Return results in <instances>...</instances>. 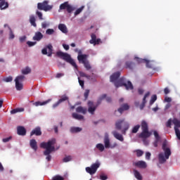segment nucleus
<instances>
[{
	"mask_svg": "<svg viewBox=\"0 0 180 180\" xmlns=\"http://www.w3.org/2000/svg\"><path fill=\"white\" fill-rule=\"evenodd\" d=\"M25 40H26V36H22V37H20V43H23V41H25Z\"/></svg>",
	"mask_w": 180,
	"mask_h": 180,
	"instance_id": "obj_63",
	"label": "nucleus"
},
{
	"mask_svg": "<svg viewBox=\"0 0 180 180\" xmlns=\"http://www.w3.org/2000/svg\"><path fill=\"white\" fill-rule=\"evenodd\" d=\"M151 136V133L147 130H143L142 132L139 134L140 139H148Z\"/></svg>",
	"mask_w": 180,
	"mask_h": 180,
	"instance_id": "obj_18",
	"label": "nucleus"
},
{
	"mask_svg": "<svg viewBox=\"0 0 180 180\" xmlns=\"http://www.w3.org/2000/svg\"><path fill=\"white\" fill-rule=\"evenodd\" d=\"M96 148H98V150L101 153L105 150V146L102 143H98L96 146Z\"/></svg>",
	"mask_w": 180,
	"mask_h": 180,
	"instance_id": "obj_41",
	"label": "nucleus"
},
{
	"mask_svg": "<svg viewBox=\"0 0 180 180\" xmlns=\"http://www.w3.org/2000/svg\"><path fill=\"white\" fill-rule=\"evenodd\" d=\"M100 179H101V180H106V179H108V176L101 175L100 176Z\"/></svg>",
	"mask_w": 180,
	"mask_h": 180,
	"instance_id": "obj_64",
	"label": "nucleus"
},
{
	"mask_svg": "<svg viewBox=\"0 0 180 180\" xmlns=\"http://www.w3.org/2000/svg\"><path fill=\"white\" fill-rule=\"evenodd\" d=\"M79 131H82V128L80 127H72L70 128L71 133H79Z\"/></svg>",
	"mask_w": 180,
	"mask_h": 180,
	"instance_id": "obj_37",
	"label": "nucleus"
},
{
	"mask_svg": "<svg viewBox=\"0 0 180 180\" xmlns=\"http://www.w3.org/2000/svg\"><path fill=\"white\" fill-rule=\"evenodd\" d=\"M50 27V23L47 21H44L41 22V28L42 29H47V27Z\"/></svg>",
	"mask_w": 180,
	"mask_h": 180,
	"instance_id": "obj_42",
	"label": "nucleus"
},
{
	"mask_svg": "<svg viewBox=\"0 0 180 180\" xmlns=\"http://www.w3.org/2000/svg\"><path fill=\"white\" fill-rule=\"evenodd\" d=\"M84 6H82V7L79 8L75 12V16H77V15H79L80 13L84 11Z\"/></svg>",
	"mask_w": 180,
	"mask_h": 180,
	"instance_id": "obj_45",
	"label": "nucleus"
},
{
	"mask_svg": "<svg viewBox=\"0 0 180 180\" xmlns=\"http://www.w3.org/2000/svg\"><path fill=\"white\" fill-rule=\"evenodd\" d=\"M104 98H106V94H102L98 99L96 105H94V102L89 101L88 102V112L89 113H91V115H94L95 113V110H96V108L99 106L102 103V101Z\"/></svg>",
	"mask_w": 180,
	"mask_h": 180,
	"instance_id": "obj_3",
	"label": "nucleus"
},
{
	"mask_svg": "<svg viewBox=\"0 0 180 180\" xmlns=\"http://www.w3.org/2000/svg\"><path fill=\"white\" fill-rule=\"evenodd\" d=\"M17 134H18V136H26V129L25 127H17Z\"/></svg>",
	"mask_w": 180,
	"mask_h": 180,
	"instance_id": "obj_15",
	"label": "nucleus"
},
{
	"mask_svg": "<svg viewBox=\"0 0 180 180\" xmlns=\"http://www.w3.org/2000/svg\"><path fill=\"white\" fill-rule=\"evenodd\" d=\"M30 136H41V128L37 127L30 133Z\"/></svg>",
	"mask_w": 180,
	"mask_h": 180,
	"instance_id": "obj_16",
	"label": "nucleus"
},
{
	"mask_svg": "<svg viewBox=\"0 0 180 180\" xmlns=\"http://www.w3.org/2000/svg\"><path fill=\"white\" fill-rule=\"evenodd\" d=\"M72 116L74 119H76L77 120H84V116L79 114H77L76 112H73Z\"/></svg>",
	"mask_w": 180,
	"mask_h": 180,
	"instance_id": "obj_31",
	"label": "nucleus"
},
{
	"mask_svg": "<svg viewBox=\"0 0 180 180\" xmlns=\"http://www.w3.org/2000/svg\"><path fill=\"white\" fill-rule=\"evenodd\" d=\"M20 112H25V108H15V109H13L11 111V115H15L16 113H19Z\"/></svg>",
	"mask_w": 180,
	"mask_h": 180,
	"instance_id": "obj_34",
	"label": "nucleus"
},
{
	"mask_svg": "<svg viewBox=\"0 0 180 180\" xmlns=\"http://www.w3.org/2000/svg\"><path fill=\"white\" fill-rule=\"evenodd\" d=\"M165 101L168 102V103H169V102L172 101V98H171V97H165Z\"/></svg>",
	"mask_w": 180,
	"mask_h": 180,
	"instance_id": "obj_62",
	"label": "nucleus"
},
{
	"mask_svg": "<svg viewBox=\"0 0 180 180\" xmlns=\"http://www.w3.org/2000/svg\"><path fill=\"white\" fill-rule=\"evenodd\" d=\"M64 9H66L68 13H72V11H74V7L69 5L68 1H65L63 4H61L59 7V11H63Z\"/></svg>",
	"mask_w": 180,
	"mask_h": 180,
	"instance_id": "obj_11",
	"label": "nucleus"
},
{
	"mask_svg": "<svg viewBox=\"0 0 180 180\" xmlns=\"http://www.w3.org/2000/svg\"><path fill=\"white\" fill-rule=\"evenodd\" d=\"M158 160H159L160 164H164V162L167 161V158L164 156V153H160L158 155Z\"/></svg>",
	"mask_w": 180,
	"mask_h": 180,
	"instance_id": "obj_24",
	"label": "nucleus"
},
{
	"mask_svg": "<svg viewBox=\"0 0 180 180\" xmlns=\"http://www.w3.org/2000/svg\"><path fill=\"white\" fill-rule=\"evenodd\" d=\"M36 15L38 16L39 20H43V13L41 12L37 11Z\"/></svg>",
	"mask_w": 180,
	"mask_h": 180,
	"instance_id": "obj_48",
	"label": "nucleus"
},
{
	"mask_svg": "<svg viewBox=\"0 0 180 180\" xmlns=\"http://www.w3.org/2000/svg\"><path fill=\"white\" fill-rule=\"evenodd\" d=\"M13 80V77H12V76H9L8 77H5L3 79V81L4 82H12Z\"/></svg>",
	"mask_w": 180,
	"mask_h": 180,
	"instance_id": "obj_46",
	"label": "nucleus"
},
{
	"mask_svg": "<svg viewBox=\"0 0 180 180\" xmlns=\"http://www.w3.org/2000/svg\"><path fill=\"white\" fill-rule=\"evenodd\" d=\"M162 148L165 152L166 160H168V158H169V155H171V149H169V148H167V142H163Z\"/></svg>",
	"mask_w": 180,
	"mask_h": 180,
	"instance_id": "obj_13",
	"label": "nucleus"
},
{
	"mask_svg": "<svg viewBox=\"0 0 180 180\" xmlns=\"http://www.w3.org/2000/svg\"><path fill=\"white\" fill-rule=\"evenodd\" d=\"M36 43L37 42H33L30 41H27V44L29 46V47H33V46H35Z\"/></svg>",
	"mask_w": 180,
	"mask_h": 180,
	"instance_id": "obj_55",
	"label": "nucleus"
},
{
	"mask_svg": "<svg viewBox=\"0 0 180 180\" xmlns=\"http://www.w3.org/2000/svg\"><path fill=\"white\" fill-rule=\"evenodd\" d=\"M141 130H148V124L146 120H143L141 123Z\"/></svg>",
	"mask_w": 180,
	"mask_h": 180,
	"instance_id": "obj_30",
	"label": "nucleus"
},
{
	"mask_svg": "<svg viewBox=\"0 0 180 180\" xmlns=\"http://www.w3.org/2000/svg\"><path fill=\"white\" fill-rule=\"evenodd\" d=\"M155 101H157V95L152 96L151 99L150 101V104L153 105V103H154V102H155Z\"/></svg>",
	"mask_w": 180,
	"mask_h": 180,
	"instance_id": "obj_49",
	"label": "nucleus"
},
{
	"mask_svg": "<svg viewBox=\"0 0 180 180\" xmlns=\"http://www.w3.org/2000/svg\"><path fill=\"white\" fill-rule=\"evenodd\" d=\"M71 160H72V157H71V155H68L65 157L63 161V162H69V161H71Z\"/></svg>",
	"mask_w": 180,
	"mask_h": 180,
	"instance_id": "obj_47",
	"label": "nucleus"
},
{
	"mask_svg": "<svg viewBox=\"0 0 180 180\" xmlns=\"http://www.w3.org/2000/svg\"><path fill=\"white\" fill-rule=\"evenodd\" d=\"M139 129H140V125L139 124L134 126L132 128L131 133H133V134L137 133V131H139Z\"/></svg>",
	"mask_w": 180,
	"mask_h": 180,
	"instance_id": "obj_44",
	"label": "nucleus"
},
{
	"mask_svg": "<svg viewBox=\"0 0 180 180\" xmlns=\"http://www.w3.org/2000/svg\"><path fill=\"white\" fill-rule=\"evenodd\" d=\"M115 86L117 88H119L120 86H124L127 91L129 89H133V84H131V82L128 81L127 83L124 82V78H120L117 81L115 82Z\"/></svg>",
	"mask_w": 180,
	"mask_h": 180,
	"instance_id": "obj_5",
	"label": "nucleus"
},
{
	"mask_svg": "<svg viewBox=\"0 0 180 180\" xmlns=\"http://www.w3.org/2000/svg\"><path fill=\"white\" fill-rule=\"evenodd\" d=\"M153 134L155 136V140H160V135L157 131H154Z\"/></svg>",
	"mask_w": 180,
	"mask_h": 180,
	"instance_id": "obj_57",
	"label": "nucleus"
},
{
	"mask_svg": "<svg viewBox=\"0 0 180 180\" xmlns=\"http://www.w3.org/2000/svg\"><path fill=\"white\" fill-rule=\"evenodd\" d=\"M134 174L135 178H136V179L138 180H143V176H141V174H140V172L134 169Z\"/></svg>",
	"mask_w": 180,
	"mask_h": 180,
	"instance_id": "obj_27",
	"label": "nucleus"
},
{
	"mask_svg": "<svg viewBox=\"0 0 180 180\" xmlns=\"http://www.w3.org/2000/svg\"><path fill=\"white\" fill-rule=\"evenodd\" d=\"M8 30H10L8 39L10 40H12V39H15V34H13V31H12V28L8 27Z\"/></svg>",
	"mask_w": 180,
	"mask_h": 180,
	"instance_id": "obj_43",
	"label": "nucleus"
},
{
	"mask_svg": "<svg viewBox=\"0 0 180 180\" xmlns=\"http://www.w3.org/2000/svg\"><path fill=\"white\" fill-rule=\"evenodd\" d=\"M129 109H130L129 104L124 103L122 105L121 107L117 109V110L115 111L114 115L115 116H122L123 112H124V110H129Z\"/></svg>",
	"mask_w": 180,
	"mask_h": 180,
	"instance_id": "obj_10",
	"label": "nucleus"
},
{
	"mask_svg": "<svg viewBox=\"0 0 180 180\" xmlns=\"http://www.w3.org/2000/svg\"><path fill=\"white\" fill-rule=\"evenodd\" d=\"M134 60L136 61V63H138V64H141L143 63H145L148 68H153V65L150 64V60L147 59H141L139 57H135Z\"/></svg>",
	"mask_w": 180,
	"mask_h": 180,
	"instance_id": "obj_12",
	"label": "nucleus"
},
{
	"mask_svg": "<svg viewBox=\"0 0 180 180\" xmlns=\"http://www.w3.org/2000/svg\"><path fill=\"white\" fill-rule=\"evenodd\" d=\"M99 167H101V163L96 162V163L92 164L90 167H86V172H88V174H90V175H94V174H96V171H98Z\"/></svg>",
	"mask_w": 180,
	"mask_h": 180,
	"instance_id": "obj_8",
	"label": "nucleus"
},
{
	"mask_svg": "<svg viewBox=\"0 0 180 180\" xmlns=\"http://www.w3.org/2000/svg\"><path fill=\"white\" fill-rule=\"evenodd\" d=\"M54 34V30L53 29H48L46 31V34L51 35Z\"/></svg>",
	"mask_w": 180,
	"mask_h": 180,
	"instance_id": "obj_53",
	"label": "nucleus"
},
{
	"mask_svg": "<svg viewBox=\"0 0 180 180\" xmlns=\"http://www.w3.org/2000/svg\"><path fill=\"white\" fill-rule=\"evenodd\" d=\"M46 49H48V57H51L53 56V45L51 44H48Z\"/></svg>",
	"mask_w": 180,
	"mask_h": 180,
	"instance_id": "obj_29",
	"label": "nucleus"
},
{
	"mask_svg": "<svg viewBox=\"0 0 180 180\" xmlns=\"http://www.w3.org/2000/svg\"><path fill=\"white\" fill-rule=\"evenodd\" d=\"M136 157H141V155L144 154V152L141 150H136Z\"/></svg>",
	"mask_w": 180,
	"mask_h": 180,
	"instance_id": "obj_51",
	"label": "nucleus"
},
{
	"mask_svg": "<svg viewBox=\"0 0 180 180\" xmlns=\"http://www.w3.org/2000/svg\"><path fill=\"white\" fill-rule=\"evenodd\" d=\"M86 111V108H84L82 106H79L76 108V112H77V113H83V115H85Z\"/></svg>",
	"mask_w": 180,
	"mask_h": 180,
	"instance_id": "obj_26",
	"label": "nucleus"
},
{
	"mask_svg": "<svg viewBox=\"0 0 180 180\" xmlns=\"http://www.w3.org/2000/svg\"><path fill=\"white\" fill-rule=\"evenodd\" d=\"M37 9L39 11H44L47 12L48 11H51L53 9V6L49 5V1H44L42 3L37 4Z\"/></svg>",
	"mask_w": 180,
	"mask_h": 180,
	"instance_id": "obj_7",
	"label": "nucleus"
},
{
	"mask_svg": "<svg viewBox=\"0 0 180 180\" xmlns=\"http://www.w3.org/2000/svg\"><path fill=\"white\" fill-rule=\"evenodd\" d=\"M172 120L169 119V120H168V121L167 122L166 126H167V127H169V128L171 129V124H172Z\"/></svg>",
	"mask_w": 180,
	"mask_h": 180,
	"instance_id": "obj_59",
	"label": "nucleus"
},
{
	"mask_svg": "<svg viewBox=\"0 0 180 180\" xmlns=\"http://www.w3.org/2000/svg\"><path fill=\"white\" fill-rule=\"evenodd\" d=\"M146 103H147V101L143 100L142 103L139 106L141 110H143V109H144V108L146 106Z\"/></svg>",
	"mask_w": 180,
	"mask_h": 180,
	"instance_id": "obj_52",
	"label": "nucleus"
},
{
	"mask_svg": "<svg viewBox=\"0 0 180 180\" xmlns=\"http://www.w3.org/2000/svg\"><path fill=\"white\" fill-rule=\"evenodd\" d=\"M58 29L63 33H67L68 32L67 30V26H65V25H64V24H59Z\"/></svg>",
	"mask_w": 180,
	"mask_h": 180,
	"instance_id": "obj_28",
	"label": "nucleus"
},
{
	"mask_svg": "<svg viewBox=\"0 0 180 180\" xmlns=\"http://www.w3.org/2000/svg\"><path fill=\"white\" fill-rule=\"evenodd\" d=\"M120 77V72H115L114 74H112L111 76H110V82H116V81H117V79H119Z\"/></svg>",
	"mask_w": 180,
	"mask_h": 180,
	"instance_id": "obj_19",
	"label": "nucleus"
},
{
	"mask_svg": "<svg viewBox=\"0 0 180 180\" xmlns=\"http://www.w3.org/2000/svg\"><path fill=\"white\" fill-rule=\"evenodd\" d=\"M8 6H9V4H8V2H5V1H1L0 2L1 9H6V8H8Z\"/></svg>",
	"mask_w": 180,
	"mask_h": 180,
	"instance_id": "obj_36",
	"label": "nucleus"
},
{
	"mask_svg": "<svg viewBox=\"0 0 180 180\" xmlns=\"http://www.w3.org/2000/svg\"><path fill=\"white\" fill-rule=\"evenodd\" d=\"M78 81H79V84L80 86H82V88H84L85 82H84V80H81V79L79 77H78Z\"/></svg>",
	"mask_w": 180,
	"mask_h": 180,
	"instance_id": "obj_54",
	"label": "nucleus"
},
{
	"mask_svg": "<svg viewBox=\"0 0 180 180\" xmlns=\"http://www.w3.org/2000/svg\"><path fill=\"white\" fill-rule=\"evenodd\" d=\"M112 134L114 136L117 140L120 141H124V139L123 138V135L119 134L117 131H112Z\"/></svg>",
	"mask_w": 180,
	"mask_h": 180,
	"instance_id": "obj_20",
	"label": "nucleus"
},
{
	"mask_svg": "<svg viewBox=\"0 0 180 180\" xmlns=\"http://www.w3.org/2000/svg\"><path fill=\"white\" fill-rule=\"evenodd\" d=\"M11 139H12V136H9L8 138L3 139L2 141H3V143H8Z\"/></svg>",
	"mask_w": 180,
	"mask_h": 180,
	"instance_id": "obj_58",
	"label": "nucleus"
},
{
	"mask_svg": "<svg viewBox=\"0 0 180 180\" xmlns=\"http://www.w3.org/2000/svg\"><path fill=\"white\" fill-rule=\"evenodd\" d=\"M42 54L49 56V52H47V48H44L41 51Z\"/></svg>",
	"mask_w": 180,
	"mask_h": 180,
	"instance_id": "obj_60",
	"label": "nucleus"
},
{
	"mask_svg": "<svg viewBox=\"0 0 180 180\" xmlns=\"http://www.w3.org/2000/svg\"><path fill=\"white\" fill-rule=\"evenodd\" d=\"M30 146L32 150L37 151V141L35 139L30 140Z\"/></svg>",
	"mask_w": 180,
	"mask_h": 180,
	"instance_id": "obj_23",
	"label": "nucleus"
},
{
	"mask_svg": "<svg viewBox=\"0 0 180 180\" xmlns=\"http://www.w3.org/2000/svg\"><path fill=\"white\" fill-rule=\"evenodd\" d=\"M172 123L173 124H174V130L175 129H179V127H180V120L176 119V118H174L172 120Z\"/></svg>",
	"mask_w": 180,
	"mask_h": 180,
	"instance_id": "obj_32",
	"label": "nucleus"
},
{
	"mask_svg": "<svg viewBox=\"0 0 180 180\" xmlns=\"http://www.w3.org/2000/svg\"><path fill=\"white\" fill-rule=\"evenodd\" d=\"M104 144H105V148H110V140L109 139L108 136H105L104 138Z\"/></svg>",
	"mask_w": 180,
	"mask_h": 180,
	"instance_id": "obj_33",
	"label": "nucleus"
},
{
	"mask_svg": "<svg viewBox=\"0 0 180 180\" xmlns=\"http://www.w3.org/2000/svg\"><path fill=\"white\" fill-rule=\"evenodd\" d=\"M15 88L17 91H22L23 89V84L15 82Z\"/></svg>",
	"mask_w": 180,
	"mask_h": 180,
	"instance_id": "obj_38",
	"label": "nucleus"
},
{
	"mask_svg": "<svg viewBox=\"0 0 180 180\" xmlns=\"http://www.w3.org/2000/svg\"><path fill=\"white\" fill-rule=\"evenodd\" d=\"M134 165L135 167H137L138 168H147V163L143 160H139L138 162H136L134 163Z\"/></svg>",
	"mask_w": 180,
	"mask_h": 180,
	"instance_id": "obj_17",
	"label": "nucleus"
},
{
	"mask_svg": "<svg viewBox=\"0 0 180 180\" xmlns=\"http://www.w3.org/2000/svg\"><path fill=\"white\" fill-rule=\"evenodd\" d=\"M150 158H151V153L150 152H147L146 153V160H150Z\"/></svg>",
	"mask_w": 180,
	"mask_h": 180,
	"instance_id": "obj_61",
	"label": "nucleus"
},
{
	"mask_svg": "<svg viewBox=\"0 0 180 180\" xmlns=\"http://www.w3.org/2000/svg\"><path fill=\"white\" fill-rule=\"evenodd\" d=\"M51 101V98H49L45 101H36L34 103V106H44V105H47V103H50V101Z\"/></svg>",
	"mask_w": 180,
	"mask_h": 180,
	"instance_id": "obj_22",
	"label": "nucleus"
},
{
	"mask_svg": "<svg viewBox=\"0 0 180 180\" xmlns=\"http://www.w3.org/2000/svg\"><path fill=\"white\" fill-rule=\"evenodd\" d=\"M66 101L68 102V103H70V97H68V96H67V94H64V95L60 96V99L52 105V108L53 109H56V108H58V106H60V103H63V102H65Z\"/></svg>",
	"mask_w": 180,
	"mask_h": 180,
	"instance_id": "obj_9",
	"label": "nucleus"
},
{
	"mask_svg": "<svg viewBox=\"0 0 180 180\" xmlns=\"http://www.w3.org/2000/svg\"><path fill=\"white\" fill-rule=\"evenodd\" d=\"M84 95V99L86 101V99H88V96H89V90H86Z\"/></svg>",
	"mask_w": 180,
	"mask_h": 180,
	"instance_id": "obj_56",
	"label": "nucleus"
},
{
	"mask_svg": "<svg viewBox=\"0 0 180 180\" xmlns=\"http://www.w3.org/2000/svg\"><path fill=\"white\" fill-rule=\"evenodd\" d=\"M91 39L89 41L90 44L96 46V44H99V43H101V39H96V35L95 34H91Z\"/></svg>",
	"mask_w": 180,
	"mask_h": 180,
	"instance_id": "obj_14",
	"label": "nucleus"
},
{
	"mask_svg": "<svg viewBox=\"0 0 180 180\" xmlns=\"http://www.w3.org/2000/svg\"><path fill=\"white\" fill-rule=\"evenodd\" d=\"M44 35L43 34H41V32H35L34 36L33 37V40H36L37 41H40V40H41V39H43Z\"/></svg>",
	"mask_w": 180,
	"mask_h": 180,
	"instance_id": "obj_21",
	"label": "nucleus"
},
{
	"mask_svg": "<svg viewBox=\"0 0 180 180\" xmlns=\"http://www.w3.org/2000/svg\"><path fill=\"white\" fill-rule=\"evenodd\" d=\"M130 124L129 122H124V120H119L115 122V129L122 130V134H126V131L129 130Z\"/></svg>",
	"mask_w": 180,
	"mask_h": 180,
	"instance_id": "obj_4",
	"label": "nucleus"
},
{
	"mask_svg": "<svg viewBox=\"0 0 180 180\" xmlns=\"http://www.w3.org/2000/svg\"><path fill=\"white\" fill-rule=\"evenodd\" d=\"M56 144V139H53L49 140L48 142H42L40 143L41 148H44L46 150L44 151V155H46V160L47 161H51V153L54 151V145Z\"/></svg>",
	"mask_w": 180,
	"mask_h": 180,
	"instance_id": "obj_1",
	"label": "nucleus"
},
{
	"mask_svg": "<svg viewBox=\"0 0 180 180\" xmlns=\"http://www.w3.org/2000/svg\"><path fill=\"white\" fill-rule=\"evenodd\" d=\"M125 67L126 68H129V70H133V68H134V63L127 61L125 63Z\"/></svg>",
	"mask_w": 180,
	"mask_h": 180,
	"instance_id": "obj_35",
	"label": "nucleus"
},
{
	"mask_svg": "<svg viewBox=\"0 0 180 180\" xmlns=\"http://www.w3.org/2000/svg\"><path fill=\"white\" fill-rule=\"evenodd\" d=\"M56 56L59 57L60 58H62V60H64L67 63H69V64H71L72 67L77 69L78 66L77 65V63H75V61L74 59H72L71 56L67 53H64L61 51H59L56 52Z\"/></svg>",
	"mask_w": 180,
	"mask_h": 180,
	"instance_id": "obj_2",
	"label": "nucleus"
},
{
	"mask_svg": "<svg viewBox=\"0 0 180 180\" xmlns=\"http://www.w3.org/2000/svg\"><path fill=\"white\" fill-rule=\"evenodd\" d=\"M30 23L31 24V26H33L34 27H37V24L36 23V18L34 17V15L30 16Z\"/></svg>",
	"mask_w": 180,
	"mask_h": 180,
	"instance_id": "obj_25",
	"label": "nucleus"
},
{
	"mask_svg": "<svg viewBox=\"0 0 180 180\" xmlns=\"http://www.w3.org/2000/svg\"><path fill=\"white\" fill-rule=\"evenodd\" d=\"M174 131H175V134H176L178 140H180V130H179V129L175 128Z\"/></svg>",
	"mask_w": 180,
	"mask_h": 180,
	"instance_id": "obj_50",
	"label": "nucleus"
},
{
	"mask_svg": "<svg viewBox=\"0 0 180 180\" xmlns=\"http://www.w3.org/2000/svg\"><path fill=\"white\" fill-rule=\"evenodd\" d=\"M86 58H88V55L86 54L78 55L77 56L78 61H79V63L82 62L84 65V68H86L87 71H89L92 68L91 67V64H89V61H88Z\"/></svg>",
	"mask_w": 180,
	"mask_h": 180,
	"instance_id": "obj_6",
	"label": "nucleus"
},
{
	"mask_svg": "<svg viewBox=\"0 0 180 180\" xmlns=\"http://www.w3.org/2000/svg\"><path fill=\"white\" fill-rule=\"evenodd\" d=\"M32 70H30L29 67H27L25 69L22 70V74H23L24 75H27V74H30Z\"/></svg>",
	"mask_w": 180,
	"mask_h": 180,
	"instance_id": "obj_40",
	"label": "nucleus"
},
{
	"mask_svg": "<svg viewBox=\"0 0 180 180\" xmlns=\"http://www.w3.org/2000/svg\"><path fill=\"white\" fill-rule=\"evenodd\" d=\"M25 81V76L20 75L15 79V82H23Z\"/></svg>",
	"mask_w": 180,
	"mask_h": 180,
	"instance_id": "obj_39",
	"label": "nucleus"
}]
</instances>
